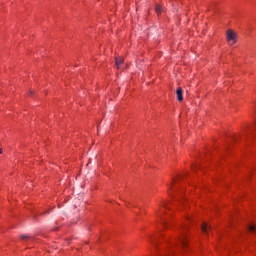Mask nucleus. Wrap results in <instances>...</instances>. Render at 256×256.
<instances>
[{"label":"nucleus","instance_id":"0eeeda50","mask_svg":"<svg viewBox=\"0 0 256 256\" xmlns=\"http://www.w3.org/2000/svg\"><path fill=\"white\" fill-rule=\"evenodd\" d=\"M210 230H211V226H209V224H207V223L202 224L203 233H209Z\"/></svg>","mask_w":256,"mask_h":256},{"label":"nucleus","instance_id":"f257e3e1","mask_svg":"<svg viewBox=\"0 0 256 256\" xmlns=\"http://www.w3.org/2000/svg\"><path fill=\"white\" fill-rule=\"evenodd\" d=\"M156 217L160 219L164 229H171L173 225V210L167 202H163L156 210Z\"/></svg>","mask_w":256,"mask_h":256},{"label":"nucleus","instance_id":"ddd939ff","mask_svg":"<svg viewBox=\"0 0 256 256\" xmlns=\"http://www.w3.org/2000/svg\"><path fill=\"white\" fill-rule=\"evenodd\" d=\"M22 239H27V236H22Z\"/></svg>","mask_w":256,"mask_h":256},{"label":"nucleus","instance_id":"f8f14e48","mask_svg":"<svg viewBox=\"0 0 256 256\" xmlns=\"http://www.w3.org/2000/svg\"><path fill=\"white\" fill-rule=\"evenodd\" d=\"M2 154H3V149L0 148V155H2Z\"/></svg>","mask_w":256,"mask_h":256},{"label":"nucleus","instance_id":"7ed1b4c3","mask_svg":"<svg viewBox=\"0 0 256 256\" xmlns=\"http://www.w3.org/2000/svg\"><path fill=\"white\" fill-rule=\"evenodd\" d=\"M179 243H180L182 249H187L189 247V236H187V234L183 233L179 238Z\"/></svg>","mask_w":256,"mask_h":256},{"label":"nucleus","instance_id":"1a4fd4ad","mask_svg":"<svg viewBox=\"0 0 256 256\" xmlns=\"http://www.w3.org/2000/svg\"><path fill=\"white\" fill-rule=\"evenodd\" d=\"M249 232L250 233H256V225H250L249 226Z\"/></svg>","mask_w":256,"mask_h":256},{"label":"nucleus","instance_id":"6e6552de","mask_svg":"<svg viewBox=\"0 0 256 256\" xmlns=\"http://www.w3.org/2000/svg\"><path fill=\"white\" fill-rule=\"evenodd\" d=\"M155 12L157 13V15H161V5L157 4L155 6Z\"/></svg>","mask_w":256,"mask_h":256},{"label":"nucleus","instance_id":"39448f33","mask_svg":"<svg viewBox=\"0 0 256 256\" xmlns=\"http://www.w3.org/2000/svg\"><path fill=\"white\" fill-rule=\"evenodd\" d=\"M176 95H177V100L178 101H183V88L178 87L176 90Z\"/></svg>","mask_w":256,"mask_h":256},{"label":"nucleus","instance_id":"423d86ee","mask_svg":"<svg viewBox=\"0 0 256 256\" xmlns=\"http://www.w3.org/2000/svg\"><path fill=\"white\" fill-rule=\"evenodd\" d=\"M179 181V176H176L175 178L172 179V181L168 184V191H171L173 189V186L175 183Z\"/></svg>","mask_w":256,"mask_h":256},{"label":"nucleus","instance_id":"9b49d317","mask_svg":"<svg viewBox=\"0 0 256 256\" xmlns=\"http://www.w3.org/2000/svg\"><path fill=\"white\" fill-rule=\"evenodd\" d=\"M186 221H187V223H191V217H190V216H187V217H186Z\"/></svg>","mask_w":256,"mask_h":256},{"label":"nucleus","instance_id":"f03ea898","mask_svg":"<svg viewBox=\"0 0 256 256\" xmlns=\"http://www.w3.org/2000/svg\"><path fill=\"white\" fill-rule=\"evenodd\" d=\"M238 39H239V36L233 29H228L226 31V43L229 45V47H233V45H237Z\"/></svg>","mask_w":256,"mask_h":256},{"label":"nucleus","instance_id":"9d476101","mask_svg":"<svg viewBox=\"0 0 256 256\" xmlns=\"http://www.w3.org/2000/svg\"><path fill=\"white\" fill-rule=\"evenodd\" d=\"M183 193H184V190H178V192H177L178 199H182L183 198Z\"/></svg>","mask_w":256,"mask_h":256},{"label":"nucleus","instance_id":"20e7f679","mask_svg":"<svg viewBox=\"0 0 256 256\" xmlns=\"http://www.w3.org/2000/svg\"><path fill=\"white\" fill-rule=\"evenodd\" d=\"M124 63H125V58H123L122 56H118L115 58L116 69H121Z\"/></svg>","mask_w":256,"mask_h":256}]
</instances>
